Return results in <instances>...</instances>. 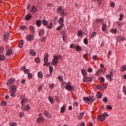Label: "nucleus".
Segmentation results:
<instances>
[{"label": "nucleus", "mask_w": 126, "mask_h": 126, "mask_svg": "<svg viewBox=\"0 0 126 126\" xmlns=\"http://www.w3.org/2000/svg\"><path fill=\"white\" fill-rule=\"evenodd\" d=\"M41 23L47 28V29H52L53 27H54V24H53V20L51 21L50 23H49V22L47 21L46 20L43 19L41 21Z\"/></svg>", "instance_id": "obj_1"}, {"label": "nucleus", "mask_w": 126, "mask_h": 126, "mask_svg": "<svg viewBox=\"0 0 126 126\" xmlns=\"http://www.w3.org/2000/svg\"><path fill=\"white\" fill-rule=\"evenodd\" d=\"M82 74L83 76V82H86V80L88 77L87 76V70H85L84 68L82 69L81 70Z\"/></svg>", "instance_id": "obj_2"}, {"label": "nucleus", "mask_w": 126, "mask_h": 126, "mask_svg": "<svg viewBox=\"0 0 126 126\" xmlns=\"http://www.w3.org/2000/svg\"><path fill=\"white\" fill-rule=\"evenodd\" d=\"M65 89L68 91H73L74 88L71 85L70 82H68L67 85L64 87Z\"/></svg>", "instance_id": "obj_3"}, {"label": "nucleus", "mask_w": 126, "mask_h": 126, "mask_svg": "<svg viewBox=\"0 0 126 126\" xmlns=\"http://www.w3.org/2000/svg\"><path fill=\"white\" fill-rule=\"evenodd\" d=\"M10 89L12 94H15L16 91L17 90V86L16 85H12L10 86Z\"/></svg>", "instance_id": "obj_4"}, {"label": "nucleus", "mask_w": 126, "mask_h": 126, "mask_svg": "<svg viewBox=\"0 0 126 126\" xmlns=\"http://www.w3.org/2000/svg\"><path fill=\"white\" fill-rule=\"evenodd\" d=\"M3 37L4 42H7L8 41V38L9 37V33H8V32H4Z\"/></svg>", "instance_id": "obj_5"}, {"label": "nucleus", "mask_w": 126, "mask_h": 126, "mask_svg": "<svg viewBox=\"0 0 126 126\" xmlns=\"http://www.w3.org/2000/svg\"><path fill=\"white\" fill-rule=\"evenodd\" d=\"M58 62L59 57H58V56H54L52 62L53 65H57Z\"/></svg>", "instance_id": "obj_6"}, {"label": "nucleus", "mask_w": 126, "mask_h": 126, "mask_svg": "<svg viewBox=\"0 0 126 126\" xmlns=\"http://www.w3.org/2000/svg\"><path fill=\"white\" fill-rule=\"evenodd\" d=\"M36 122L37 124H43L45 122V118L42 116L38 117Z\"/></svg>", "instance_id": "obj_7"}, {"label": "nucleus", "mask_w": 126, "mask_h": 126, "mask_svg": "<svg viewBox=\"0 0 126 126\" xmlns=\"http://www.w3.org/2000/svg\"><path fill=\"white\" fill-rule=\"evenodd\" d=\"M13 83H14V79L11 78L8 80L7 85V86H12V84H13Z\"/></svg>", "instance_id": "obj_8"}, {"label": "nucleus", "mask_w": 126, "mask_h": 126, "mask_svg": "<svg viewBox=\"0 0 126 126\" xmlns=\"http://www.w3.org/2000/svg\"><path fill=\"white\" fill-rule=\"evenodd\" d=\"M26 39L29 42H30V41H33V40H34V35L32 34H29L26 36Z\"/></svg>", "instance_id": "obj_9"}, {"label": "nucleus", "mask_w": 126, "mask_h": 126, "mask_svg": "<svg viewBox=\"0 0 126 126\" xmlns=\"http://www.w3.org/2000/svg\"><path fill=\"white\" fill-rule=\"evenodd\" d=\"M31 12H32L33 14H35L36 12H38L37 7H36L35 5L32 6V9L31 10Z\"/></svg>", "instance_id": "obj_10"}, {"label": "nucleus", "mask_w": 126, "mask_h": 126, "mask_svg": "<svg viewBox=\"0 0 126 126\" xmlns=\"http://www.w3.org/2000/svg\"><path fill=\"white\" fill-rule=\"evenodd\" d=\"M97 120L100 122H103L106 120V118L104 117L102 114H100L97 117Z\"/></svg>", "instance_id": "obj_11"}, {"label": "nucleus", "mask_w": 126, "mask_h": 126, "mask_svg": "<svg viewBox=\"0 0 126 126\" xmlns=\"http://www.w3.org/2000/svg\"><path fill=\"white\" fill-rule=\"evenodd\" d=\"M64 21V19H63V17H62L60 18L58 21L59 24L60 25H62L63 26H64V24H63V22Z\"/></svg>", "instance_id": "obj_12"}, {"label": "nucleus", "mask_w": 126, "mask_h": 126, "mask_svg": "<svg viewBox=\"0 0 126 126\" xmlns=\"http://www.w3.org/2000/svg\"><path fill=\"white\" fill-rule=\"evenodd\" d=\"M21 108L24 111H29L30 110V106L29 105H27L26 106L25 105L22 106Z\"/></svg>", "instance_id": "obj_13"}, {"label": "nucleus", "mask_w": 126, "mask_h": 126, "mask_svg": "<svg viewBox=\"0 0 126 126\" xmlns=\"http://www.w3.org/2000/svg\"><path fill=\"white\" fill-rule=\"evenodd\" d=\"M44 116H46L47 118L48 119H51L52 116H51V113H49L47 111H45L44 112Z\"/></svg>", "instance_id": "obj_14"}, {"label": "nucleus", "mask_w": 126, "mask_h": 126, "mask_svg": "<svg viewBox=\"0 0 126 126\" xmlns=\"http://www.w3.org/2000/svg\"><path fill=\"white\" fill-rule=\"evenodd\" d=\"M110 33H112V34H117V33H118V29H111L110 30Z\"/></svg>", "instance_id": "obj_15"}, {"label": "nucleus", "mask_w": 126, "mask_h": 126, "mask_svg": "<svg viewBox=\"0 0 126 126\" xmlns=\"http://www.w3.org/2000/svg\"><path fill=\"white\" fill-rule=\"evenodd\" d=\"M25 102L27 103V98H25V97L23 96L22 101H21V104L22 106H25Z\"/></svg>", "instance_id": "obj_16"}, {"label": "nucleus", "mask_w": 126, "mask_h": 126, "mask_svg": "<svg viewBox=\"0 0 126 126\" xmlns=\"http://www.w3.org/2000/svg\"><path fill=\"white\" fill-rule=\"evenodd\" d=\"M32 17V15H31V14H27L25 16V20L27 21L30 20Z\"/></svg>", "instance_id": "obj_17"}, {"label": "nucleus", "mask_w": 126, "mask_h": 126, "mask_svg": "<svg viewBox=\"0 0 126 126\" xmlns=\"http://www.w3.org/2000/svg\"><path fill=\"white\" fill-rule=\"evenodd\" d=\"M101 72H104V71L103 69L100 68L96 71L95 75H96L97 76H99V75L101 74Z\"/></svg>", "instance_id": "obj_18"}, {"label": "nucleus", "mask_w": 126, "mask_h": 126, "mask_svg": "<svg viewBox=\"0 0 126 126\" xmlns=\"http://www.w3.org/2000/svg\"><path fill=\"white\" fill-rule=\"evenodd\" d=\"M92 81H93V77L90 75L87 78L86 82H91Z\"/></svg>", "instance_id": "obj_19"}, {"label": "nucleus", "mask_w": 126, "mask_h": 126, "mask_svg": "<svg viewBox=\"0 0 126 126\" xmlns=\"http://www.w3.org/2000/svg\"><path fill=\"white\" fill-rule=\"evenodd\" d=\"M44 34H45V30L43 29H41L38 32L39 36H40L41 37H42V36H43Z\"/></svg>", "instance_id": "obj_20"}, {"label": "nucleus", "mask_w": 126, "mask_h": 126, "mask_svg": "<svg viewBox=\"0 0 126 126\" xmlns=\"http://www.w3.org/2000/svg\"><path fill=\"white\" fill-rule=\"evenodd\" d=\"M84 34V32H83L82 31H78L77 36H78V37H83Z\"/></svg>", "instance_id": "obj_21"}, {"label": "nucleus", "mask_w": 126, "mask_h": 126, "mask_svg": "<svg viewBox=\"0 0 126 126\" xmlns=\"http://www.w3.org/2000/svg\"><path fill=\"white\" fill-rule=\"evenodd\" d=\"M49 61V55L47 54H45L44 55V63H46Z\"/></svg>", "instance_id": "obj_22"}, {"label": "nucleus", "mask_w": 126, "mask_h": 126, "mask_svg": "<svg viewBox=\"0 0 126 126\" xmlns=\"http://www.w3.org/2000/svg\"><path fill=\"white\" fill-rule=\"evenodd\" d=\"M106 29H107V24L105 23H102V31H103V32H105Z\"/></svg>", "instance_id": "obj_23"}, {"label": "nucleus", "mask_w": 126, "mask_h": 126, "mask_svg": "<svg viewBox=\"0 0 126 126\" xmlns=\"http://www.w3.org/2000/svg\"><path fill=\"white\" fill-rule=\"evenodd\" d=\"M6 56H10L12 55V51L10 49H8L6 52Z\"/></svg>", "instance_id": "obj_24"}, {"label": "nucleus", "mask_w": 126, "mask_h": 126, "mask_svg": "<svg viewBox=\"0 0 126 126\" xmlns=\"http://www.w3.org/2000/svg\"><path fill=\"white\" fill-rule=\"evenodd\" d=\"M60 14L61 16H66V12H65V10L63 9V11L61 12H60Z\"/></svg>", "instance_id": "obj_25"}, {"label": "nucleus", "mask_w": 126, "mask_h": 126, "mask_svg": "<svg viewBox=\"0 0 126 126\" xmlns=\"http://www.w3.org/2000/svg\"><path fill=\"white\" fill-rule=\"evenodd\" d=\"M49 101L51 103V104H54L55 103V100H54V98L53 97L50 96L48 97Z\"/></svg>", "instance_id": "obj_26"}, {"label": "nucleus", "mask_w": 126, "mask_h": 126, "mask_svg": "<svg viewBox=\"0 0 126 126\" xmlns=\"http://www.w3.org/2000/svg\"><path fill=\"white\" fill-rule=\"evenodd\" d=\"M42 22L41 21V20L38 19L36 21V24L38 27H40L41 26V23Z\"/></svg>", "instance_id": "obj_27"}, {"label": "nucleus", "mask_w": 126, "mask_h": 126, "mask_svg": "<svg viewBox=\"0 0 126 126\" xmlns=\"http://www.w3.org/2000/svg\"><path fill=\"white\" fill-rule=\"evenodd\" d=\"M63 10V7L60 6L59 8L57 9V11L59 12V13H61Z\"/></svg>", "instance_id": "obj_28"}, {"label": "nucleus", "mask_w": 126, "mask_h": 126, "mask_svg": "<svg viewBox=\"0 0 126 126\" xmlns=\"http://www.w3.org/2000/svg\"><path fill=\"white\" fill-rule=\"evenodd\" d=\"M23 44H24V40H21L19 43V48H22L23 47Z\"/></svg>", "instance_id": "obj_29"}, {"label": "nucleus", "mask_w": 126, "mask_h": 126, "mask_svg": "<svg viewBox=\"0 0 126 126\" xmlns=\"http://www.w3.org/2000/svg\"><path fill=\"white\" fill-rule=\"evenodd\" d=\"M49 71L50 72V75H53V71H54V67L53 66H50L49 67Z\"/></svg>", "instance_id": "obj_30"}, {"label": "nucleus", "mask_w": 126, "mask_h": 126, "mask_svg": "<svg viewBox=\"0 0 126 126\" xmlns=\"http://www.w3.org/2000/svg\"><path fill=\"white\" fill-rule=\"evenodd\" d=\"M37 76L38 78H43V72L42 71L38 72Z\"/></svg>", "instance_id": "obj_31"}, {"label": "nucleus", "mask_w": 126, "mask_h": 126, "mask_svg": "<svg viewBox=\"0 0 126 126\" xmlns=\"http://www.w3.org/2000/svg\"><path fill=\"white\" fill-rule=\"evenodd\" d=\"M75 48H76V51L77 52H79V51H81L82 50V48H81V46H80L79 45H76Z\"/></svg>", "instance_id": "obj_32"}, {"label": "nucleus", "mask_w": 126, "mask_h": 126, "mask_svg": "<svg viewBox=\"0 0 126 126\" xmlns=\"http://www.w3.org/2000/svg\"><path fill=\"white\" fill-rule=\"evenodd\" d=\"M121 71L124 72V71H126V65H123L121 67Z\"/></svg>", "instance_id": "obj_33"}, {"label": "nucleus", "mask_w": 126, "mask_h": 126, "mask_svg": "<svg viewBox=\"0 0 126 126\" xmlns=\"http://www.w3.org/2000/svg\"><path fill=\"white\" fill-rule=\"evenodd\" d=\"M83 99L84 101L86 102V103H88L89 102H90L89 97L88 98L87 97H84Z\"/></svg>", "instance_id": "obj_34"}, {"label": "nucleus", "mask_w": 126, "mask_h": 126, "mask_svg": "<svg viewBox=\"0 0 126 126\" xmlns=\"http://www.w3.org/2000/svg\"><path fill=\"white\" fill-rule=\"evenodd\" d=\"M4 53V48L3 47H0V55L3 54Z\"/></svg>", "instance_id": "obj_35"}, {"label": "nucleus", "mask_w": 126, "mask_h": 126, "mask_svg": "<svg viewBox=\"0 0 126 126\" xmlns=\"http://www.w3.org/2000/svg\"><path fill=\"white\" fill-rule=\"evenodd\" d=\"M51 64L52 63H51L46 62H44L43 65L44 66H50V65H51Z\"/></svg>", "instance_id": "obj_36"}, {"label": "nucleus", "mask_w": 126, "mask_h": 126, "mask_svg": "<svg viewBox=\"0 0 126 126\" xmlns=\"http://www.w3.org/2000/svg\"><path fill=\"white\" fill-rule=\"evenodd\" d=\"M97 97L99 98V99H101L103 96V94L101 93H97L96 94Z\"/></svg>", "instance_id": "obj_37"}, {"label": "nucleus", "mask_w": 126, "mask_h": 126, "mask_svg": "<svg viewBox=\"0 0 126 126\" xmlns=\"http://www.w3.org/2000/svg\"><path fill=\"white\" fill-rule=\"evenodd\" d=\"M58 78L60 82H63V76H59Z\"/></svg>", "instance_id": "obj_38"}, {"label": "nucleus", "mask_w": 126, "mask_h": 126, "mask_svg": "<svg viewBox=\"0 0 126 126\" xmlns=\"http://www.w3.org/2000/svg\"><path fill=\"white\" fill-rule=\"evenodd\" d=\"M106 78L109 79L110 81H112L113 80V78H112V76H111L110 74H107L106 75Z\"/></svg>", "instance_id": "obj_39"}, {"label": "nucleus", "mask_w": 126, "mask_h": 126, "mask_svg": "<svg viewBox=\"0 0 126 126\" xmlns=\"http://www.w3.org/2000/svg\"><path fill=\"white\" fill-rule=\"evenodd\" d=\"M64 26H63L62 25H60V26L57 28L56 30L58 31H61L63 29V27Z\"/></svg>", "instance_id": "obj_40"}, {"label": "nucleus", "mask_w": 126, "mask_h": 126, "mask_svg": "<svg viewBox=\"0 0 126 126\" xmlns=\"http://www.w3.org/2000/svg\"><path fill=\"white\" fill-rule=\"evenodd\" d=\"M119 38L120 39V40H121V41H125V40H126L124 35L119 36Z\"/></svg>", "instance_id": "obj_41"}, {"label": "nucleus", "mask_w": 126, "mask_h": 126, "mask_svg": "<svg viewBox=\"0 0 126 126\" xmlns=\"http://www.w3.org/2000/svg\"><path fill=\"white\" fill-rule=\"evenodd\" d=\"M89 99H90V102H94V101H95V99H94V97L93 96H90Z\"/></svg>", "instance_id": "obj_42"}, {"label": "nucleus", "mask_w": 126, "mask_h": 126, "mask_svg": "<svg viewBox=\"0 0 126 126\" xmlns=\"http://www.w3.org/2000/svg\"><path fill=\"white\" fill-rule=\"evenodd\" d=\"M4 60H5V57H4V56L2 55H0V61H4Z\"/></svg>", "instance_id": "obj_43"}, {"label": "nucleus", "mask_w": 126, "mask_h": 126, "mask_svg": "<svg viewBox=\"0 0 126 126\" xmlns=\"http://www.w3.org/2000/svg\"><path fill=\"white\" fill-rule=\"evenodd\" d=\"M99 81L101 83H104L105 82V78L103 77H100V78L99 79Z\"/></svg>", "instance_id": "obj_44"}, {"label": "nucleus", "mask_w": 126, "mask_h": 126, "mask_svg": "<svg viewBox=\"0 0 126 126\" xmlns=\"http://www.w3.org/2000/svg\"><path fill=\"white\" fill-rule=\"evenodd\" d=\"M17 123H15V122H11L9 123V126H17Z\"/></svg>", "instance_id": "obj_45"}, {"label": "nucleus", "mask_w": 126, "mask_h": 126, "mask_svg": "<svg viewBox=\"0 0 126 126\" xmlns=\"http://www.w3.org/2000/svg\"><path fill=\"white\" fill-rule=\"evenodd\" d=\"M30 54L32 55V56H36V52H35V51L33 50H31Z\"/></svg>", "instance_id": "obj_46"}, {"label": "nucleus", "mask_w": 126, "mask_h": 126, "mask_svg": "<svg viewBox=\"0 0 126 126\" xmlns=\"http://www.w3.org/2000/svg\"><path fill=\"white\" fill-rule=\"evenodd\" d=\"M49 88H50V89H54V88H55V84L52 83L50 84L49 86Z\"/></svg>", "instance_id": "obj_47"}, {"label": "nucleus", "mask_w": 126, "mask_h": 126, "mask_svg": "<svg viewBox=\"0 0 126 126\" xmlns=\"http://www.w3.org/2000/svg\"><path fill=\"white\" fill-rule=\"evenodd\" d=\"M64 111H65V106L64 105L61 108V113H64Z\"/></svg>", "instance_id": "obj_48"}, {"label": "nucleus", "mask_w": 126, "mask_h": 126, "mask_svg": "<svg viewBox=\"0 0 126 126\" xmlns=\"http://www.w3.org/2000/svg\"><path fill=\"white\" fill-rule=\"evenodd\" d=\"M102 21H103V19H97L96 20V23H101V22H102Z\"/></svg>", "instance_id": "obj_49"}, {"label": "nucleus", "mask_w": 126, "mask_h": 126, "mask_svg": "<svg viewBox=\"0 0 126 126\" xmlns=\"http://www.w3.org/2000/svg\"><path fill=\"white\" fill-rule=\"evenodd\" d=\"M123 17H125V15H124L123 14H120V18H119V20L120 21H122V20H123Z\"/></svg>", "instance_id": "obj_50"}, {"label": "nucleus", "mask_w": 126, "mask_h": 126, "mask_svg": "<svg viewBox=\"0 0 126 126\" xmlns=\"http://www.w3.org/2000/svg\"><path fill=\"white\" fill-rule=\"evenodd\" d=\"M123 92H124L125 95H126V86H123Z\"/></svg>", "instance_id": "obj_51"}, {"label": "nucleus", "mask_w": 126, "mask_h": 126, "mask_svg": "<svg viewBox=\"0 0 126 126\" xmlns=\"http://www.w3.org/2000/svg\"><path fill=\"white\" fill-rule=\"evenodd\" d=\"M84 43L85 45H88V39L87 38H86L84 39Z\"/></svg>", "instance_id": "obj_52"}, {"label": "nucleus", "mask_w": 126, "mask_h": 126, "mask_svg": "<svg viewBox=\"0 0 126 126\" xmlns=\"http://www.w3.org/2000/svg\"><path fill=\"white\" fill-rule=\"evenodd\" d=\"M96 1L97 2L98 6H100V5L102 4V0H97Z\"/></svg>", "instance_id": "obj_53"}, {"label": "nucleus", "mask_w": 126, "mask_h": 126, "mask_svg": "<svg viewBox=\"0 0 126 126\" xmlns=\"http://www.w3.org/2000/svg\"><path fill=\"white\" fill-rule=\"evenodd\" d=\"M26 28H27L26 26H23L20 28V29H21V30H23L24 31H25V30H26Z\"/></svg>", "instance_id": "obj_54"}, {"label": "nucleus", "mask_w": 126, "mask_h": 126, "mask_svg": "<svg viewBox=\"0 0 126 126\" xmlns=\"http://www.w3.org/2000/svg\"><path fill=\"white\" fill-rule=\"evenodd\" d=\"M103 115L104 118H106V117H109V114L107 112H104L103 114H101Z\"/></svg>", "instance_id": "obj_55"}, {"label": "nucleus", "mask_w": 126, "mask_h": 126, "mask_svg": "<svg viewBox=\"0 0 126 126\" xmlns=\"http://www.w3.org/2000/svg\"><path fill=\"white\" fill-rule=\"evenodd\" d=\"M76 46H75V44H71L70 45V49H74Z\"/></svg>", "instance_id": "obj_56"}, {"label": "nucleus", "mask_w": 126, "mask_h": 126, "mask_svg": "<svg viewBox=\"0 0 126 126\" xmlns=\"http://www.w3.org/2000/svg\"><path fill=\"white\" fill-rule=\"evenodd\" d=\"M24 71V73H26V74H28L29 73V72H30V70H29L28 69H26Z\"/></svg>", "instance_id": "obj_57"}, {"label": "nucleus", "mask_w": 126, "mask_h": 126, "mask_svg": "<svg viewBox=\"0 0 126 126\" xmlns=\"http://www.w3.org/2000/svg\"><path fill=\"white\" fill-rule=\"evenodd\" d=\"M100 87L101 88H103V87H104L105 89H106V88H107V85L105 84H102L100 85Z\"/></svg>", "instance_id": "obj_58"}, {"label": "nucleus", "mask_w": 126, "mask_h": 126, "mask_svg": "<svg viewBox=\"0 0 126 126\" xmlns=\"http://www.w3.org/2000/svg\"><path fill=\"white\" fill-rule=\"evenodd\" d=\"M41 61V60L39 58H35V62H36V63H40V61Z\"/></svg>", "instance_id": "obj_59"}, {"label": "nucleus", "mask_w": 126, "mask_h": 126, "mask_svg": "<svg viewBox=\"0 0 126 126\" xmlns=\"http://www.w3.org/2000/svg\"><path fill=\"white\" fill-rule=\"evenodd\" d=\"M30 30L31 31H32L33 32V31H34V27H33L32 26H30Z\"/></svg>", "instance_id": "obj_60"}, {"label": "nucleus", "mask_w": 126, "mask_h": 126, "mask_svg": "<svg viewBox=\"0 0 126 126\" xmlns=\"http://www.w3.org/2000/svg\"><path fill=\"white\" fill-rule=\"evenodd\" d=\"M102 101L103 102H104V103H107V102H108V97H104Z\"/></svg>", "instance_id": "obj_61"}, {"label": "nucleus", "mask_w": 126, "mask_h": 126, "mask_svg": "<svg viewBox=\"0 0 126 126\" xmlns=\"http://www.w3.org/2000/svg\"><path fill=\"white\" fill-rule=\"evenodd\" d=\"M1 105H3V106H5V105H6V104H7V102H6V101H2L1 102Z\"/></svg>", "instance_id": "obj_62"}, {"label": "nucleus", "mask_w": 126, "mask_h": 126, "mask_svg": "<svg viewBox=\"0 0 126 126\" xmlns=\"http://www.w3.org/2000/svg\"><path fill=\"white\" fill-rule=\"evenodd\" d=\"M106 108H107V109H108V110H112V109H113V107H112V106H111V105H107V106H106Z\"/></svg>", "instance_id": "obj_63"}, {"label": "nucleus", "mask_w": 126, "mask_h": 126, "mask_svg": "<svg viewBox=\"0 0 126 126\" xmlns=\"http://www.w3.org/2000/svg\"><path fill=\"white\" fill-rule=\"evenodd\" d=\"M41 42H46V37H43L41 39Z\"/></svg>", "instance_id": "obj_64"}]
</instances>
